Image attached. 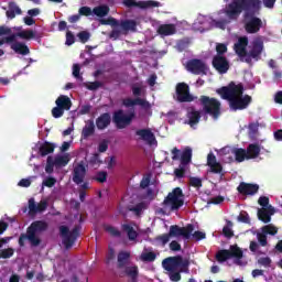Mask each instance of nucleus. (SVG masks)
<instances>
[{
	"label": "nucleus",
	"mask_w": 282,
	"mask_h": 282,
	"mask_svg": "<svg viewBox=\"0 0 282 282\" xmlns=\"http://www.w3.org/2000/svg\"><path fill=\"white\" fill-rule=\"evenodd\" d=\"M261 10V0H231L225 8V14L229 21H237L245 11V30L247 34H257L263 28V21L257 18Z\"/></svg>",
	"instance_id": "f257e3e1"
},
{
	"label": "nucleus",
	"mask_w": 282,
	"mask_h": 282,
	"mask_svg": "<svg viewBox=\"0 0 282 282\" xmlns=\"http://www.w3.org/2000/svg\"><path fill=\"white\" fill-rule=\"evenodd\" d=\"M243 84L230 82L227 86H223L216 90V94L229 102L231 111H243L252 104L250 95H243Z\"/></svg>",
	"instance_id": "f03ea898"
},
{
	"label": "nucleus",
	"mask_w": 282,
	"mask_h": 282,
	"mask_svg": "<svg viewBox=\"0 0 282 282\" xmlns=\"http://www.w3.org/2000/svg\"><path fill=\"white\" fill-rule=\"evenodd\" d=\"M163 269L169 272L170 281L180 282L182 281V273L188 274V267L191 260L183 258L182 256H174L165 258L162 261Z\"/></svg>",
	"instance_id": "7ed1b4c3"
},
{
	"label": "nucleus",
	"mask_w": 282,
	"mask_h": 282,
	"mask_svg": "<svg viewBox=\"0 0 282 282\" xmlns=\"http://www.w3.org/2000/svg\"><path fill=\"white\" fill-rule=\"evenodd\" d=\"M199 104L203 107L204 113L212 116L214 120H217L221 116V101L217 98L202 95L199 97Z\"/></svg>",
	"instance_id": "20e7f679"
},
{
	"label": "nucleus",
	"mask_w": 282,
	"mask_h": 282,
	"mask_svg": "<svg viewBox=\"0 0 282 282\" xmlns=\"http://www.w3.org/2000/svg\"><path fill=\"white\" fill-rule=\"evenodd\" d=\"M82 229L83 227L80 225H76L70 231L69 227L65 225L59 226L62 243L66 250H69L76 243V240L80 237Z\"/></svg>",
	"instance_id": "39448f33"
},
{
	"label": "nucleus",
	"mask_w": 282,
	"mask_h": 282,
	"mask_svg": "<svg viewBox=\"0 0 282 282\" xmlns=\"http://www.w3.org/2000/svg\"><path fill=\"white\" fill-rule=\"evenodd\" d=\"M228 259H236L235 263L241 265V259H243V251L238 246H230V249H221L216 253V260L218 263H224Z\"/></svg>",
	"instance_id": "423d86ee"
},
{
	"label": "nucleus",
	"mask_w": 282,
	"mask_h": 282,
	"mask_svg": "<svg viewBox=\"0 0 282 282\" xmlns=\"http://www.w3.org/2000/svg\"><path fill=\"white\" fill-rule=\"evenodd\" d=\"M163 206H170L171 210H180L184 206V192L175 187L163 200Z\"/></svg>",
	"instance_id": "0eeeda50"
},
{
	"label": "nucleus",
	"mask_w": 282,
	"mask_h": 282,
	"mask_svg": "<svg viewBox=\"0 0 282 282\" xmlns=\"http://www.w3.org/2000/svg\"><path fill=\"white\" fill-rule=\"evenodd\" d=\"M56 107L52 109L53 118H63L65 111L72 109V99L67 95H61L55 100Z\"/></svg>",
	"instance_id": "6e6552de"
},
{
	"label": "nucleus",
	"mask_w": 282,
	"mask_h": 282,
	"mask_svg": "<svg viewBox=\"0 0 282 282\" xmlns=\"http://www.w3.org/2000/svg\"><path fill=\"white\" fill-rule=\"evenodd\" d=\"M135 112L132 111L129 115H124V110L120 109L113 112L112 121L116 123L117 129H127L131 124Z\"/></svg>",
	"instance_id": "1a4fd4ad"
},
{
	"label": "nucleus",
	"mask_w": 282,
	"mask_h": 282,
	"mask_svg": "<svg viewBox=\"0 0 282 282\" xmlns=\"http://www.w3.org/2000/svg\"><path fill=\"white\" fill-rule=\"evenodd\" d=\"M195 230V225L187 224L185 227H180L178 225L170 226L167 235L171 237H183V239H191V235Z\"/></svg>",
	"instance_id": "9d476101"
},
{
	"label": "nucleus",
	"mask_w": 282,
	"mask_h": 282,
	"mask_svg": "<svg viewBox=\"0 0 282 282\" xmlns=\"http://www.w3.org/2000/svg\"><path fill=\"white\" fill-rule=\"evenodd\" d=\"M50 228V225L45 220H34L28 228L26 231L33 237V239L41 246V239L36 235L45 232Z\"/></svg>",
	"instance_id": "9b49d317"
},
{
	"label": "nucleus",
	"mask_w": 282,
	"mask_h": 282,
	"mask_svg": "<svg viewBox=\"0 0 282 282\" xmlns=\"http://www.w3.org/2000/svg\"><path fill=\"white\" fill-rule=\"evenodd\" d=\"M197 97L191 95V88L186 83H178L176 85V100L177 102H193Z\"/></svg>",
	"instance_id": "f8f14e48"
},
{
	"label": "nucleus",
	"mask_w": 282,
	"mask_h": 282,
	"mask_svg": "<svg viewBox=\"0 0 282 282\" xmlns=\"http://www.w3.org/2000/svg\"><path fill=\"white\" fill-rule=\"evenodd\" d=\"M123 6L126 8H140L141 10H147V8H160V2L158 1H135V0H123Z\"/></svg>",
	"instance_id": "ddd939ff"
},
{
	"label": "nucleus",
	"mask_w": 282,
	"mask_h": 282,
	"mask_svg": "<svg viewBox=\"0 0 282 282\" xmlns=\"http://www.w3.org/2000/svg\"><path fill=\"white\" fill-rule=\"evenodd\" d=\"M185 69L187 72H208V64L204 59L192 58L186 62Z\"/></svg>",
	"instance_id": "4468645a"
},
{
	"label": "nucleus",
	"mask_w": 282,
	"mask_h": 282,
	"mask_svg": "<svg viewBox=\"0 0 282 282\" xmlns=\"http://www.w3.org/2000/svg\"><path fill=\"white\" fill-rule=\"evenodd\" d=\"M207 166H209V173L214 175H224V166L217 162V156L213 152L207 155Z\"/></svg>",
	"instance_id": "2eb2a0df"
},
{
	"label": "nucleus",
	"mask_w": 282,
	"mask_h": 282,
	"mask_svg": "<svg viewBox=\"0 0 282 282\" xmlns=\"http://www.w3.org/2000/svg\"><path fill=\"white\" fill-rule=\"evenodd\" d=\"M119 270V276H127L129 280H131V282H138V276H140L138 265H128Z\"/></svg>",
	"instance_id": "dca6fc26"
},
{
	"label": "nucleus",
	"mask_w": 282,
	"mask_h": 282,
	"mask_svg": "<svg viewBox=\"0 0 282 282\" xmlns=\"http://www.w3.org/2000/svg\"><path fill=\"white\" fill-rule=\"evenodd\" d=\"M212 65L216 72H228L230 69V63L224 55H215Z\"/></svg>",
	"instance_id": "f3484780"
},
{
	"label": "nucleus",
	"mask_w": 282,
	"mask_h": 282,
	"mask_svg": "<svg viewBox=\"0 0 282 282\" xmlns=\"http://www.w3.org/2000/svg\"><path fill=\"white\" fill-rule=\"evenodd\" d=\"M87 175V167L85 164L78 163L73 170V182L74 184L80 185L85 182V177Z\"/></svg>",
	"instance_id": "a211bd4d"
},
{
	"label": "nucleus",
	"mask_w": 282,
	"mask_h": 282,
	"mask_svg": "<svg viewBox=\"0 0 282 282\" xmlns=\"http://www.w3.org/2000/svg\"><path fill=\"white\" fill-rule=\"evenodd\" d=\"M237 191L240 195H257V193H259V185L241 182L238 185Z\"/></svg>",
	"instance_id": "6ab92c4d"
},
{
	"label": "nucleus",
	"mask_w": 282,
	"mask_h": 282,
	"mask_svg": "<svg viewBox=\"0 0 282 282\" xmlns=\"http://www.w3.org/2000/svg\"><path fill=\"white\" fill-rule=\"evenodd\" d=\"M276 210L273 206L262 207L258 209V219L263 224H270L272 221V215H274Z\"/></svg>",
	"instance_id": "aec40b11"
},
{
	"label": "nucleus",
	"mask_w": 282,
	"mask_h": 282,
	"mask_svg": "<svg viewBox=\"0 0 282 282\" xmlns=\"http://www.w3.org/2000/svg\"><path fill=\"white\" fill-rule=\"evenodd\" d=\"M249 54L254 61H261V54H263V41L261 39L253 40Z\"/></svg>",
	"instance_id": "412c9836"
},
{
	"label": "nucleus",
	"mask_w": 282,
	"mask_h": 282,
	"mask_svg": "<svg viewBox=\"0 0 282 282\" xmlns=\"http://www.w3.org/2000/svg\"><path fill=\"white\" fill-rule=\"evenodd\" d=\"M123 107H135V105H139L142 107V109H151V104L147 101V99H142L140 97L132 99V98H126L122 100Z\"/></svg>",
	"instance_id": "4be33fe9"
},
{
	"label": "nucleus",
	"mask_w": 282,
	"mask_h": 282,
	"mask_svg": "<svg viewBox=\"0 0 282 282\" xmlns=\"http://www.w3.org/2000/svg\"><path fill=\"white\" fill-rule=\"evenodd\" d=\"M135 135H139L140 140H143V142L150 145L155 142V134H153L151 129H139L135 131Z\"/></svg>",
	"instance_id": "5701e85b"
},
{
	"label": "nucleus",
	"mask_w": 282,
	"mask_h": 282,
	"mask_svg": "<svg viewBox=\"0 0 282 282\" xmlns=\"http://www.w3.org/2000/svg\"><path fill=\"white\" fill-rule=\"evenodd\" d=\"M109 124H111V115L109 112H104L96 119V127L99 131H104Z\"/></svg>",
	"instance_id": "b1692460"
},
{
	"label": "nucleus",
	"mask_w": 282,
	"mask_h": 282,
	"mask_svg": "<svg viewBox=\"0 0 282 282\" xmlns=\"http://www.w3.org/2000/svg\"><path fill=\"white\" fill-rule=\"evenodd\" d=\"M129 259H131V252L129 251H120L117 256V268L118 270H122L129 265Z\"/></svg>",
	"instance_id": "393cba45"
},
{
	"label": "nucleus",
	"mask_w": 282,
	"mask_h": 282,
	"mask_svg": "<svg viewBox=\"0 0 282 282\" xmlns=\"http://www.w3.org/2000/svg\"><path fill=\"white\" fill-rule=\"evenodd\" d=\"M187 124L189 127H195L196 124H199V120H202V112L199 110H195V108H191V110L187 111Z\"/></svg>",
	"instance_id": "a878e982"
},
{
	"label": "nucleus",
	"mask_w": 282,
	"mask_h": 282,
	"mask_svg": "<svg viewBox=\"0 0 282 282\" xmlns=\"http://www.w3.org/2000/svg\"><path fill=\"white\" fill-rule=\"evenodd\" d=\"M156 32L160 36H173V34L177 32V29L175 28V24H161Z\"/></svg>",
	"instance_id": "bb28decb"
},
{
	"label": "nucleus",
	"mask_w": 282,
	"mask_h": 282,
	"mask_svg": "<svg viewBox=\"0 0 282 282\" xmlns=\"http://www.w3.org/2000/svg\"><path fill=\"white\" fill-rule=\"evenodd\" d=\"M94 133H96V124L94 123V120L89 119L82 130V138L83 140H87V138H91Z\"/></svg>",
	"instance_id": "cd10ccee"
},
{
	"label": "nucleus",
	"mask_w": 282,
	"mask_h": 282,
	"mask_svg": "<svg viewBox=\"0 0 282 282\" xmlns=\"http://www.w3.org/2000/svg\"><path fill=\"white\" fill-rule=\"evenodd\" d=\"M246 153L247 160H256V158L261 155V148L257 143H251L247 147Z\"/></svg>",
	"instance_id": "c85d7f7f"
},
{
	"label": "nucleus",
	"mask_w": 282,
	"mask_h": 282,
	"mask_svg": "<svg viewBox=\"0 0 282 282\" xmlns=\"http://www.w3.org/2000/svg\"><path fill=\"white\" fill-rule=\"evenodd\" d=\"M25 241H29V243H31L32 248H39L36 240L33 239V237L28 232V230H26V234H21L19 237L18 243H19L20 248L25 247Z\"/></svg>",
	"instance_id": "c756f323"
},
{
	"label": "nucleus",
	"mask_w": 282,
	"mask_h": 282,
	"mask_svg": "<svg viewBox=\"0 0 282 282\" xmlns=\"http://www.w3.org/2000/svg\"><path fill=\"white\" fill-rule=\"evenodd\" d=\"M120 28L124 32H138V22L135 20H121Z\"/></svg>",
	"instance_id": "7c9ffc66"
},
{
	"label": "nucleus",
	"mask_w": 282,
	"mask_h": 282,
	"mask_svg": "<svg viewBox=\"0 0 282 282\" xmlns=\"http://www.w3.org/2000/svg\"><path fill=\"white\" fill-rule=\"evenodd\" d=\"M11 50H13L15 54H21L22 56H28V54H30V47L21 42L13 43Z\"/></svg>",
	"instance_id": "2f4dec72"
},
{
	"label": "nucleus",
	"mask_w": 282,
	"mask_h": 282,
	"mask_svg": "<svg viewBox=\"0 0 282 282\" xmlns=\"http://www.w3.org/2000/svg\"><path fill=\"white\" fill-rule=\"evenodd\" d=\"M54 149H56V144L45 141L39 150V153L42 158H45V155H50L51 153H54Z\"/></svg>",
	"instance_id": "473e14b6"
},
{
	"label": "nucleus",
	"mask_w": 282,
	"mask_h": 282,
	"mask_svg": "<svg viewBox=\"0 0 282 282\" xmlns=\"http://www.w3.org/2000/svg\"><path fill=\"white\" fill-rule=\"evenodd\" d=\"M69 153H66L64 155H56L53 159V162L55 163L56 169H63V166H67L69 164Z\"/></svg>",
	"instance_id": "72a5a7b5"
},
{
	"label": "nucleus",
	"mask_w": 282,
	"mask_h": 282,
	"mask_svg": "<svg viewBox=\"0 0 282 282\" xmlns=\"http://www.w3.org/2000/svg\"><path fill=\"white\" fill-rule=\"evenodd\" d=\"M121 230L127 232L129 241H135L138 239V231L133 228V226L129 224L121 225Z\"/></svg>",
	"instance_id": "f704fd0d"
},
{
	"label": "nucleus",
	"mask_w": 282,
	"mask_h": 282,
	"mask_svg": "<svg viewBox=\"0 0 282 282\" xmlns=\"http://www.w3.org/2000/svg\"><path fill=\"white\" fill-rule=\"evenodd\" d=\"M231 153H234L236 162L241 163L245 162V160H248V154L243 148H235L231 150Z\"/></svg>",
	"instance_id": "c9c22d12"
},
{
	"label": "nucleus",
	"mask_w": 282,
	"mask_h": 282,
	"mask_svg": "<svg viewBox=\"0 0 282 282\" xmlns=\"http://www.w3.org/2000/svg\"><path fill=\"white\" fill-rule=\"evenodd\" d=\"M192 160H193V150L191 148H185L181 154V164H183V166H186V164H191Z\"/></svg>",
	"instance_id": "e433bc0d"
},
{
	"label": "nucleus",
	"mask_w": 282,
	"mask_h": 282,
	"mask_svg": "<svg viewBox=\"0 0 282 282\" xmlns=\"http://www.w3.org/2000/svg\"><path fill=\"white\" fill-rule=\"evenodd\" d=\"M141 261L145 262V263H153V261H155V259H158V254L153 251H149V252H143L140 256Z\"/></svg>",
	"instance_id": "4c0bfd02"
},
{
	"label": "nucleus",
	"mask_w": 282,
	"mask_h": 282,
	"mask_svg": "<svg viewBox=\"0 0 282 282\" xmlns=\"http://www.w3.org/2000/svg\"><path fill=\"white\" fill-rule=\"evenodd\" d=\"M21 8L17 4H10L9 10H7L6 14L8 19H14L17 14H21Z\"/></svg>",
	"instance_id": "58836bf2"
},
{
	"label": "nucleus",
	"mask_w": 282,
	"mask_h": 282,
	"mask_svg": "<svg viewBox=\"0 0 282 282\" xmlns=\"http://www.w3.org/2000/svg\"><path fill=\"white\" fill-rule=\"evenodd\" d=\"M104 83L102 82H87L84 83V87H86V89H88L89 91H98V89H100V87H104Z\"/></svg>",
	"instance_id": "ea45409f"
},
{
	"label": "nucleus",
	"mask_w": 282,
	"mask_h": 282,
	"mask_svg": "<svg viewBox=\"0 0 282 282\" xmlns=\"http://www.w3.org/2000/svg\"><path fill=\"white\" fill-rule=\"evenodd\" d=\"M17 36H19L20 39H24L25 41H30V40L34 39L36 36V34L32 30H24V31L18 32L15 34V37Z\"/></svg>",
	"instance_id": "a19ab883"
},
{
	"label": "nucleus",
	"mask_w": 282,
	"mask_h": 282,
	"mask_svg": "<svg viewBox=\"0 0 282 282\" xmlns=\"http://www.w3.org/2000/svg\"><path fill=\"white\" fill-rule=\"evenodd\" d=\"M93 14L96 17H107L109 14V8L107 6H100L93 9Z\"/></svg>",
	"instance_id": "79ce46f5"
},
{
	"label": "nucleus",
	"mask_w": 282,
	"mask_h": 282,
	"mask_svg": "<svg viewBox=\"0 0 282 282\" xmlns=\"http://www.w3.org/2000/svg\"><path fill=\"white\" fill-rule=\"evenodd\" d=\"M106 232L109 234L110 237H117L120 238L122 237V231L120 229H118L117 227H113L111 225H107L105 227Z\"/></svg>",
	"instance_id": "37998d69"
},
{
	"label": "nucleus",
	"mask_w": 282,
	"mask_h": 282,
	"mask_svg": "<svg viewBox=\"0 0 282 282\" xmlns=\"http://www.w3.org/2000/svg\"><path fill=\"white\" fill-rule=\"evenodd\" d=\"M227 224L228 226L223 228V235L227 239H232V237H235V231H232V221L228 220Z\"/></svg>",
	"instance_id": "c03bdc74"
},
{
	"label": "nucleus",
	"mask_w": 282,
	"mask_h": 282,
	"mask_svg": "<svg viewBox=\"0 0 282 282\" xmlns=\"http://www.w3.org/2000/svg\"><path fill=\"white\" fill-rule=\"evenodd\" d=\"M189 186H192L193 188H202L204 186V183L202 181V178L197 177V176H191L189 177Z\"/></svg>",
	"instance_id": "a18cd8bd"
},
{
	"label": "nucleus",
	"mask_w": 282,
	"mask_h": 282,
	"mask_svg": "<svg viewBox=\"0 0 282 282\" xmlns=\"http://www.w3.org/2000/svg\"><path fill=\"white\" fill-rule=\"evenodd\" d=\"M54 166H56V163H54V158L53 156H47L45 172L48 175H52V173H54Z\"/></svg>",
	"instance_id": "49530a36"
},
{
	"label": "nucleus",
	"mask_w": 282,
	"mask_h": 282,
	"mask_svg": "<svg viewBox=\"0 0 282 282\" xmlns=\"http://www.w3.org/2000/svg\"><path fill=\"white\" fill-rule=\"evenodd\" d=\"M154 241L161 243V246H166L171 241V236L169 234L159 235L154 238Z\"/></svg>",
	"instance_id": "de8ad7c7"
},
{
	"label": "nucleus",
	"mask_w": 282,
	"mask_h": 282,
	"mask_svg": "<svg viewBox=\"0 0 282 282\" xmlns=\"http://www.w3.org/2000/svg\"><path fill=\"white\" fill-rule=\"evenodd\" d=\"M12 257H14V250L12 248L0 250V259H10Z\"/></svg>",
	"instance_id": "09e8293b"
},
{
	"label": "nucleus",
	"mask_w": 282,
	"mask_h": 282,
	"mask_svg": "<svg viewBox=\"0 0 282 282\" xmlns=\"http://www.w3.org/2000/svg\"><path fill=\"white\" fill-rule=\"evenodd\" d=\"M77 39L80 41V43H87V41L91 39V33H89V31H80L77 33Z\"/></svg>",
	"instance_id": "8fccbe9b"
},
{
	"label": "nucleus",
	"mask_w": 282,
	"mask_h": 282,
	"mask_svg": "<svg viewBox=\"0 0 282 282\" xmlns=\"http://www.w3.org/2000/svg\"><path fill=\"white\" fill-rule=\"evenodd\" d=\"M262 232L265 235H276V232H279V229L276 227H274L273 225H265L264 227H262Z\"/></svg>",
	"instance_id": "3c124183"
},
{
	"label": "nucleus",
	"mask_w": 282,
	"mask_h": 282,
	"mask_svg": "<svg viewBox=\"0 0 282 282\" xmlns=\"http://www.w3.org/2000/svg\"><path fill=\"white\" fill-rule=\"evenodd\" d=\"M101 25H112L113 28H120V21L115 18H109L107 20H101Z\"/></svg>",
	"instance_id": "603ef678"
},
{
	"label": "nucleus",
	"mask_w": 282,
	"mask_h": 282,
	"mask_svg": "<svg viewBox=\"0 0 282 282\" xmlns=\"http://www.w3.org/2000/svg\"><path fill=\"white\" fill-rule=\"evenodd\" d=\"M109 149V140L104 139L99 144H98V152L99 153H107V150Z\"/></svg>",
	"instance_id": "864d4df0"
},
{
	"label": "nucleus",
	"mask_w": 282,
	"mask_h": 282,
	"mask_svg": "<svg viewBox=\"0 0 282 282\" xmlns=\"http://www.w3.org/2000/svg\"><path fill=\"white\" fill-rule=\"evenodd\" d=\"M56 185V178L48 176L42 182V186H46L47 188H52Z\"/></svg>",
	"instance_id": "5fc2aeb1"
},
{
	"label": "nucleus",
	"mask_w": 282,
	"mask_h": 282,
	"mask_svg": "<svg viewBox=\"0 0 282 282\" xmlns=\"http://www.w3.org/2000/svg\"><path fill=\"white\" fill-rule=\"evenodd\" d=\"M96 182H99V184H105L107 182V172L100 171L95 176Z\"/></svg>",
	"instance_id": "6e6d98bb"
},
{
	"label": "nucleus",
	"mask_w": 282,
	"mask_h": 282,
	"mask_svg": "<svg viewBox=\"0 0 282 282\" xmlns=\"http://www.w3.org/2000/svg\"><path fill=\"white\" fill-rule=\"evenodd\" d=\"M259 206H262V208H268L270 205V198L268 196H260L258 199Z\"/></svg>",
	"instance_id": "4d7b16f0"
},
{
	"label": "nucleus",
	"mask_w": 282,
	"mask_h": 282,
	"mask_svg": "<svg viewBox=\"0 0 282 282\" xmlns=\"http://www.w3.org/2000/svg\"><path fill=\"white\" fill-rule=\"evenodd\" d=\"M94 11L89 7H82L79 8V17H91Z\"/></svg>",
	"instance_id": "13d9d810"
},
{
	"label": "nucleus",
	"mask_w": 282,
	"mask_h": 282,
	"mask_svg": "<svg viewBox=\"0 0 282 282\" xmlns=\"http://www.w3.org/2000/svg\"><path fill=\"white\" fill-rule=\"evenodd\" d=\"M258 263L264 268H270V265H272V259H270V257L260 258Z\"/></svg>",
	"instance_id": "bf43d9fd"
},
{
	"label": "nucleus",
	"mask_w": 282,
	"mask_h": 282,
	"mask_svg": "<svg viewBox=\"0 0 282 282\" xmlns=\"http://www.w3.org/2000/svg\"><path fill=\"white\" fill-rule=\"evenodd\" d=\"M76 43V36L72 31L66 32V45H74Z\"/></svg>",
	"instance_id": "052dcab7"
},
{
	"label": "nucleus",
	"mask_w": 282,
	"mask_h": 282,
	"mask_svg": "<svg viewBox=\"0 0 282 282\" xmlns=\"http://www.w3.org/2000/svg\"><path fill=\"white\" fill-rule=\"evenodd\" d=\"M216 52L218 54L217 56H224V54L228 52V46H226V44H217Z\"/></svg>",
	"instance_id": "680f3d73"
},
{
	"label": "nucleus",
	"mask_w": 282,
	"mask_h": 282,
	"mask_svg": "<svg viewBox=\"0 0 282 282\" xmlns=\"http://www.w3.org/2000/svg\"><path fill=\"white\" fill-rule=\"evenodd\" d=\"M257 238L262 248H265V246H268V236H265V234H258Z\"/></svg>",
	"instance_id": "e2e57ef3"
},
{
	"label": "nucleus",
	"mask_w": 282,
	"mask_h": 282,
	"mask_svg": "<svg viewBox=\"0 0 282 282\" xmlns=\"http://www.w3.org/2000/svg\"><path fill=\"white\" fill-rule=\"evenodd\" d=\"M195 241H202L203 239H206V232L204 231H194V234L191 235Z\"/></svg>",
	"instance_id": "0e129e2a"
},
{
	"label": "nucleus",
	"mask_w": 282,
	"mask_h": 282,
	"mask_svg": "<svg viewBox=\"0 0 282 282\" xmlns=\"http://www.w3.org/2000/svg\"><path fill=\"white\" fill-rule=\"evenodd\" d=\"M36 202H34V198L29 199V213L30 215H36Z\"/></svg>",
	"instance_id": "69168bd1"
},
{
	"label": "nucleus",
	"mask_w": 282,
	"mask_h": 282,
	"mask_svg": "<svg viewBox=\"0 0 282 282\" xmlns=\"http://www.w3.org/2000/svg\"><path fill=\"white\" fill-rule=\"evenodd\" d=\"M44 210H47V202L41 200V202L37 204L36 214H37V213H44Z\"/></svg>",
	"instance_id": "338daca9"
},
{
	"label": "nucleus",
	"mask_w": 282,
	"mask_h": 282,
	"mask_svg": "<svg viewBox=\"0 0 282 282\" xmlns=\"http://www.w3.org/2000/svg\"><path fill=\"white\" fill-rule=\"evenodd\" d=\"M235 50H236V54H238V56H243V55H246L248 53L246 51V47L241 46L239 44H235Z\"/></svg>",
	"instance_id": "774afa93"
}]
</instances>
